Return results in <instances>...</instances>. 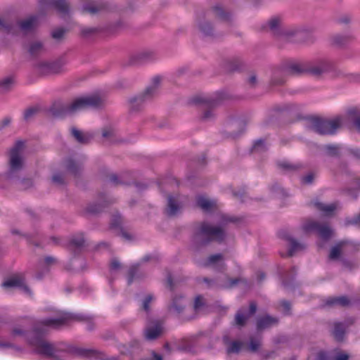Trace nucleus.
<instances>
[{
	"label": "nucleus",
	"instance_id": "nucleus-63",
	"mask_svg": "<svg viewBox=\"0 0 360 360\" xmlns=\"http://www.w3.org/2000/svg\"><path fill=\"white\" fill-rule=\"evenodd\" d=\"M314 174L313 173H309L302 178V181L304 184H310L314 181Z\"/></svg>",
	"mask_w": 360,
	"mask_h": 360
},
{
	"label": "nucleus",
	"instance_id": "nucleus-45",
	"mask_svg": "<svg viewBox=\"0 0 360 360\" xmlns=\"http://www.w3.org/2000/svg\"><path fill=\"white\" fill-rule=\"evenodd\" d=\"M349 114L352 117L354 125L360 132V111L352 109L349 111Z\"/></svg>",
	"mask_w": 360,
	"mask_h": 360
},
{
	"label": "nucleus",
	"instance_id": "nucleus-58",
	"mask_svg": "<svg viewBox=\"0 0 360 360\" xmlns=\"http://www.w3.org/2000/svg\"><path fill=\"white\" fill-rule=\"evenodd\" d=\"M232 193H233V196L236 199H238V200H240L241 202L244 201L243 198L245 196V191L243 188L240 189L238 191H233L232 192Z\"/></svg>",
	"mask_w": 360,
	"mask_h": 360
},
{
	"label": "nucleus",
	"instance_id": "nucleus-36",
	"mask_svg": "<svg viewBox=\"0 0 360 360\" xmlns=\"http://www.w3.org/2000/svg\"><path fill=\"white\" fill-rule=\"evenodd\" d=\"M347 243L346 241L342 240L333 246L330 250L329 258L333 260L338 259L341 255L343 248L346 245Z\"/></svg>",
	"mask_w": 360,
	"mask_h": 360
},
{
	"label": "nucleus",
	"instance_id": "nucleus-34",
	"mask_svg": "<svg viewBox=\"0 0 360 360\" xmlns=\"http://www.w3.org/2000/svg\"><path fill=\"white\" fill-rule=\"evenodd\" d=\"M15 83L13 77H6L0 80V94H5L11 90Z\"/></svg>",
	"mask_w": 360,
	"mask_h": 360
},
{
	"label": "nucleus",
	"instance_id": "nucleus-39",
	"mask_svg": "<svg viewBox=\"0 0 360 360\" xmlns=\"http://www.w3.org/2000/svg\"><path fill=\"white\" fill-rule=\"evenodd\" d=\"M328 305L347 306L349 304V300L346 296L332 297L327 300Z\"/></svg>",
	"mask_w": 360,
	"mask_h": 360
},
{
	"label": "nucleus",
	"instance_id": "nucleus-60",
	"mask_svg": "<svg viewBox=\"0 0 360 360\" xmlns=\"http://www.w3.org/2000/svg\"><path fill=\"white\" fill-rule=\"evenodd\" d=\"M109 181L110 183H112L114 186H117L123 184V181L119 179V177L115 174H112L108 176Z\"/></svg>",
	"mask_w": 360,
	"mask_h": 360
},
{
	"label": "nucleus",
	"instance_id": "nucleus-18",
	"mask_svg": "<svg viewBox=\"0 0 360 360\" xmlns=\"http://www.w3.org/2000/svg\"><path fill=\"white\" fill-rule=\"evenodd\" d=\"M167 199V203L165 212L169 217H174L181 212L183 207L182 202L180 200V195L179 194H169Z\"/></svg>",
	"mask_w": 360,
	"mask_h": 360
},
{
	"label": "nucleus",
	"instance_id": "nucleus-24",
	"mask_svg": "<svg viewBox=\"0 0 360 360\" xmlns=\"http://www.w3.org/2000/svg\"><path fill=\"white\" fill-rule=\"evenodd\" d=\"M162 326L160 322L148 326L144 330V336L147 340H154L162 333Z\"/></svg>",
	"mask_w": 360,
	"mask_h": 360
},
{
	"label": "nucleus",
	"instance_id": "nucleus-3",
	"mask_svg": "<svg viewBox=\"0 0 360 360\" xmlns=\"http://www.w3.org/2000/svg\"><path fill=\"white\" fill-rule=\"evenodd\" d=\"M46 319H44L34 323L33 333L35 337L29 339V342L34 347L38 353L47 356H56L59 352H66L68 347L63 343H51L41 337L48 331V328H51V326L41 324V322ZM52 328H54L52 327Z\"/></svg>",
	"mask_w": 360,
	"mask_h": 360
},
{
	"label": "nucleus",
	"instance_id": "nucleus-4",
	"mask_svg": "<svg viewBox=\"0 0 360 360\" xmlns=\"http://www.w3.org/2000/svg\"><path fill=\"white\" fill-rule=\"evenodd\" d=\"M161 80L162 78L160 76L154 77L151 84L143 92L131 97L129 99V110L131 112L141 110L144 103L151 100L158 94Z\"/></svg>",
	"mask_w": 360,
	"mask_h": 360
},
{
	"label": "nucleus",
	"instance_id": "nucleus-37",
	"mask_svg": "<svg viewBox=\"0 0 360 360\" xmlns=\"http://www.w3.org/2000/svg\"><path fill=\"white\" fill-rule=\"evenodd\" d=\"M66 169L71 174L76 176L81 172L82 167L81 165L77 163L73 160L69 159L66 162Z\"/></svg>",
	"mask_w": 360,
	"mask_h": 360
},
{
	"label": "nucleus",
	"instance_id": "nucleus-31",
	"mask_svg": "<svg viewBox=\"0 0 360 360\" xmlns=\"http://www.w3.org/2000/svg\"><path fill=\"white\" fill-rule=\"evenodd\" d=\"M18 24L22 31L25 32L32 31L37 25V17H29L24 20L20 21Z\"/></svg>",
	"mask_w": 360,
	"mask_h": 360
},
{
	"label": "nucleus",
	"instance_id": "nucleus-25",
	"mask_svg": "<svg viewBox=\"0 0 360 360\" xmlns=\"http://www.w3.org/2000/svg\"><path fill=\"white\" fill-rule=\"evenodd\" d=\"M211 11L216 18L224 22L231 23L233 20L232 13L225 10L219 4L212 6Z\"/></svg>",
	"mask_w": 360,
	"mask_h": 360
},
{
	"label": "nucleus",
	"instance_id": "nucleus-44",
	"mask_svg": "<svg viewBox=\"0 0 360 360\" xmlns=\"http://www.w3.org/2000/svg\"><path fill=\"white\" fill-rule=\"evenodd\" d=\"M351 39V37L337 34L333 37L332 41L333 43L336 45L342 46L347 43Z\"/></svg>",
	"mask_w": 360,
	"mask_h": 360
},
{
	"label": "nucleus",
	"instance_id": "nucleus-28",
	"mask_svg": "<svg viewBox=\"0 0 360 360\" xmlns=\"http://www.w3.org/2000/svg\"><path fill=\"white\" fill-rule=\"evenodd\" d=\"M197 27L203 36L211 37L214 36V27L209 20L198 19L197 20Z\"/></svg>",
	"mask_w": 360,
	"mask_h": 360
},
{
	"label": "nucleus",
	"instance_id": "nucleus-26",
	"mask_svg": "<svg viewBox=\"0 0 360 360\" xmlns=\"http://www.w3.org/2000/svg\"><path fill=\"white\" fill-rule=\"evenodd\" d=\"M267 27L269 30L278 38L284 28L282 18L280 16L271 18L267 22Z\"/></svg>",
	"mask_w": 360,
	"mask_h": 360
},
{
	"label": "nucleus",
	"instance_id": "nucleus-6",
	"mask_svg": "<svg viewBox=\"0 0 360 360\" xmlns=\"http://www.w3.org/2000/svg\"><path fill=\"white\" fill-rule=\"evenodd\" d=\"M341 124L342 118L340 117L332 120L313 117L309 120L307 127L309 130L319 134L328 135L335 134Z\"/></svg>",
	"mask_w": 360,
	"mask_h": 360
},
{
	"label": "nucleus",
	"instance_id": "nucleus-2",
	"mask_svg": "<svg viewBox=\"0 0 360 360\" xmlns=\"http://www.w3.org/2000/svg\"><path fill=\"white\" fill-rule=\"evenodd\" d=\"M105 104V99L98 94H91L75 99L71 103H55L49 109L53 117H63L86 108H98Z\"/></svg>",
	"mask_w": 360,
	"mask_h": 360
},
{
	"label": "nucleus",
	"instance_id": "nucleus-19",
	"mask_svg": "<svg viewBox=\"0 0 360 360\" xmlns=\"http://www.w3.org/2000/svg\"><path fill=\"white\" fill-rule=\"evenodd\" d=\"M279 236L281 238L285 239L289 242L290 248L288 250V255L290 257L293 256L296 252L302 251L306 248L305 244L300 243L295 238H292L285 231H280Z\"/></svg>",
	"mask_w": 360,
	"mask_h": 360
},
{
	"label": "nucleus",
	"instance_id": "nucleus-14",
	"mask_svg": "<svg viewBox=\"0 0 360 360\" xmlns=\"http://www.w3.org/2000/svg\"><path fill=\"white\" fill-rule=\"evenodd\" d=\"M186 304L187 301L184 296L175 295L167 306L168 311L172 315L180 316L184 312Z\"/></svg>",
	"mask_w": 360,
	"mask_h": 360
},
{
	"label": "nucleus",
	"instance_id": "nucleus-22",
	"mask_svg": "<svg viewBox=\"0 0 360 360\" xmlns=\"http://www.w3.org/2000/svg\"><path fill=\"white\" fill-rule=\"evenodd\" d=\"M256 311L257 304L255 302H251L250 304L249 315L245 314L241 310H238L235 315V324L239 327L245 326L249 316L255 314Z\"/></svg>",
	"mask_w": 360,
	"mask_h": 360
},
{
	"label": "nucleus",
	"instance_id": "nucleus-51",
	"mask_svg": "<svg viewBox=\"0 0 360 360\" xmlns=\"http://www.w3.org/2000/svg\"><path fill=\"white\" fill-rule=\"evenodd\" d=\"M204 305L205 302L203 300V297L201 295L197 296L193 304V309L195 311L198 312Z\"/></svg>",
	"mask_w": 360,
	"mask_h": 360
},
{
	"label": "nucleus",
	"instance_id": "nucleus-12",
	"mask_svg": "<svg viewBox=\"0 0 360 360\" xmlns=\"http://www.w3.org/2000/svg\"><path fill=\"white\" fill-rule=\"evenodd\" d=\"M352 319H348L342 322L334 321L330 324V333L334 340L338 342L345 340L348 328L353 324Z\"/></svg>",
	"mask_w": 360,
	"mask_h": 360
},
{
	"label": "nucleus",
	"instance_id": "nucleus-13",
	"mask_svg": "<svg viewBox=\"0 0 360 360\" xmlns=\"http://www.w3.org/2000/svg\"><path fill=\"white\" fill-rule=\"evenodd\" d=\"M65 64V63L60 59L52 62L39 61L36 63L35 68L42 75L57 74L63 70Z\"/></svg>",
	"mask_w": 360,
	"mask_h": 360
},
{
	"label": "nucleus",
	"instance_id": "nucleus-15",
	"mask_svg": "<svg viewBox=\"0 0 360 360\" xmlns=\"http://www.w3.org/2000/svg\"><path fill=\"white\" fill-rule=\"evenodd\" d=\"M156 53L152 49L142 50L134 55L129 59V65H136L142 64L156 58Z\"/></svg>",
	"mask_w": 360,
	"mask_h": 360
},
{
	"label": "nucleus",
	"instance_id": "nucleus-16",
	"mask_svg": "<svg viewBox=\"0 0 360 360\" xmlns=\"http://www.w3.org/2000/svg\"><path fill=\"white\" fill-rule=\"evenodd\" d=\"M108 4L103 1L86 0L82 5V10L84 12L94 15L108 11Z\"/></svg>",
	"mask_w": 360,
	"mask_h": 360
},
{
	"label": "nucleus",
	"instance_id": "nucleus-7",
	"mask_svg": "<svg viewBox=\"0 0 360 360\" xmlns=\"http://www.w3.org/2000/svg\"><path fill=\"white\" fill-rule=\"evenodd\" d=\"M221 98L220 96H200L195 99L200 105V120L210 122L217 117L216 108L219 105Z\"/></svg>",
	"mask_w": 360,
	"mask_h": 360
},
{
	"label": "nucleus",
	"instance_id": "nucleus-38",
	"mask_svg": "<svg viewBox=\"0 0 360 360\" xmlns=\"http://www.w3.org/2000/svg\"><path fill=\"white\" fill-rule=\"evenodd\" d=\"M277 165L284 172H293L301 168L300 165H293L287 161L278 162Z\"/></svg>",
	"mask_w": 360,
	"mask_h": 360
},
{
	"label": "nucleus",
	"instance_id": "nucleus-64",
	"mask_svg": "<svg viewBox=\"0 0 360 360\" xmlns=\"http://www.w3.org/2000/svg\"><path fill=\"white\" fill-rule=\"evenodd\" d=\"M349 356L344 352H339L336 354L333 360H349Z\"/></svg>",
	"mask_w": 360,
	"mask_h": 360
},
{
	"label": "nucleus",
	"instance_id": "nucleus-54",
	"mask_svg": "<svg viewBox=\"0 0 360 360\" xmlns=\"http://www.w3.org/2000/svg\"><path fill=\"white\" fill-rule=\"evenodd\" d=\"M260 346V341L255 338H250L249 349L251 352H257Z\"/></svg>",
	"mask_w": 360,
	"mask_h": 360
},
{
	"label": "nucleus",
	"instance_id": "nucleus-11",
	"mask_svg": "<svg viewBox=\"0 0 360 360\" xmlns=\"http://www.w3.org/2000/svg\"><path fill=\"white\" fill-rule=\"evenodd\" d=\"M306 232H316L323 239H328L332 235V229L328 223H321L312 219L307 220L302 225Z\"/></svg>",
	"mask_w": 360,
	"mask_h": 360
},
{
	"label": "nucleus",
	"instance_id": "nucleus-21",
	"mask_svg": "<svg viewBox=\"0 0 360 360\" xmlns=\"http://www.w3.org/2000/svg\"><path fill=\"white\" fill-rule=\"evenodd\" d=\"M284 72L291 75L307 73L306 60L287 63L284 68Z\"/></svg>",
	"mask_w": 360,
	"mask_h": 360
},
{
	"label": "nucleus",
	"instance_id": "nucleus-29",
	"mask_svg": "<svg viewBox=\"0 0 360 360\" xmlns=\"http://www.w3.org/2000/svg\"><path fill=\"white\" fill-rule=\"evenodd\" d=\"M85 239L82 234L73 236L69 243L70 250L77 252L81 250L85 246Z\"/></svg>",
	"mask_w": 360,
	"mask_h": 360
},
{
	"label": "nucleus",
	"instance_id": "nucleus-61",
	"mask_svg": "<svg viewBox=\"0 0 360 360\" xmlns=\"http://www.w3.org/2000/svg\"><path fill=\"white\" fill-rule=\"evenodd\" d=\"M32 186V181L30 179H23L19 182L18 187L20 189H27Z\"/></svg>",
	"mask_w": 360,
	"mask_h": 360
},
{
	"label": "nucleus",
	"instance_id": "nucleus-41",
	"mask_svg": "<svg viewBox=\"0 0 360 360\" xmlns=\"http://www.w3.org/2000/svg\"><path fill=\"white\" fill-rule=\"evenodd\" d=\"M139 264H134L129 268V269L128 271V275H127V279H128L129 284H131L135 278L139 277Z\"/></svg>",
	"mask_w": 360,
	"mask_h": 360
},
{
	"label": "nucleus",
	"instance_id": "nucleus-9",
	"mask_svg": "<svg viewBox=\"0 0 360 360\" xmlns=\"http://www.w3.org/2000/svg\"><path fill=\"white\" fill-rule=\"evenodd\" d=\"M312 30L305 27H284L279 39L293 43H302L309 40Z\"/></svg>",
	"mask_w": 360,
	"mask_h": 360
},
{
	"label": "nucleus",
	"instance_id": "nucleus-56",
	"mask_svg": "<svg viewBox=\"0 0 360 360\" xmlns=\"http://www.w3.org/2000/svg\"><path fill=\"white\" fill-rule=\"evenodd\" d=\"M281 306L283 307V313L285 315H290L291 311V304L286 300L281 302Z\"/></svg>",
	"mask_w": 360,
	"mask_h": 360
},
{
	"label": "nucleus",
	"instance_id": "nucleus-40",
	"mask_svg": "<svg viewBox=\"0 0 360 360\" xmlns=\"http://www.w3.org/2000/svg\"><path fill=\"white\" fill-rule=\"evenodd\" d=\"M242 65V61L238 58H233L226 61V68L229 71L238 70Z\"/></svg>",
	"mask_w": 360,
	"mask_h": 360
},
{
	"label": "nucleus",
	"instance_id": "nucleus-62",
	"mask_svg": "<svg viewBox=\"0 0 360 360\" xmlns=\"http://www.w3.org/2000/svg\"><path fill=\"white\" fill-rule=\"evenodd\" d=\"M316 360H333L326 352L321 351L316 355Z\"/></svg>",
	"mask_w": 360,
	"mask_h": 360
},
{
	"label": "nucleus",
	"instance_id": "nucleus-8",
	"mask_svg": "<svg viewBox=\"0 0 360 360\" xmlns=\"http://www.w3.org/2000/svg\"><path fill=\"white\" fill-rule=\"evenodd\" d=\"M70 321L86 322L88 330H91L94 329V324L91 317L83 314H73L70 313L64 314L58 318H49V319L41 322V324L49 326L56 329L68 324Z\"/></svg>",
	"mask_w": 360,
	"mask_h": 360
},
{
	"label": "nucleus",
	"instance_id": "nucleus-27",
	"mask_svg": "<svg viewBox=\"0 0 360 360\" xmlns=\"http://www.w3.org/2000/svg\"><path fill=\"white\" fill-rule=\"evenodd\" d=\"M2 286L5 288L18 287L28 295H31L30 288L25 285L23 279L20 276H14L8 279L2 283Z\"/></svg>",
	"mask_w": 360,
	"mask_h": 360
},
{
	"label": "nucleus",
	"instance_id": "nucleus-42",
	"mask_svg": "<svg viewBox=\"0 0 360 360\" xmlns=\"http://www.w3.org/2000/svg\"><path fill=\"white\" fill-rule=\"evenodd\" d=\"M243 343L240 341H233L229 344L226 349L227 354L238 353L242 347Z\"/></svg>",
	"mask_w": 360,
	"mask_h": 360
},
{
	"label": "nucleus",
	"instance_id": "nucleus-48",
	"mask_svg": "<svg viewBox=\"0 0 360 360\" xmlns=\"http://www.w3.org/2000/svg\"><path fill=\"white\" fill-rule=\"evenodd\" d=\"M266 150V146L264 143V141L262 139H259L256 141L252 146V151L254 152H263Z\"/></svg>",
	"mask_w": 360,
	"mask_h": 360
},
{
	"label": "nucleus",
	"instance_id": "nucleus-33",
	"mask_svg": "<svg viewBox=\"0 0 360 360\" xmlns=\"http://www.w3.org/2000/svg\"><path fill=\"white\" fill-rule=\"evenodd\" d=\"M314 205L326 216L331 215L337 208L335 203L324 204L321 202H314Z\"/></svg>",
	"mask_w": 360,
	"mask_h": 360
},
{
	"label": "nucleus",
	"instance_id": "nucleus-47",
	"mask_svg": "<svg viewBox=\"0 0 360 360\" xmlns=\"http://www.w3.org/2000/svg\"><path fill=\"white\" fill-rule=\"evenodd\" d=\"M43 51V45L40 42H34L30 45L29 51L31 55L36 56Z\"/></svg>",
	"mask_w": 360,
	"mask_h": 360
},
{
	"label": "nucleus",
	"instance_id": "nucleus-20",
	"mask_svg": "<svg viewBox=\"0 0 360 360\" xmlns=\"http://www.w3.org/2000/svg\"><path fill=\"white\" fill-rule=\"evenodd\" d=\"M278 322L279 319L277 317L266 314L257 319L256 328L258 331H262L277 326Z\"/></svg>",
	"mask_w": 360,
	"mask_h": 360
},
{
	"label": "nucleus",
	"instance_id": "nucleus-30",
	"mask_svg": "<svg viewBox=\"0 0 360 360\" xmlns=\"http://www.w3.org/2000/svg\"><path fill=\"white\" fill-rule=\"evenodd\" d=\"M122 222V219L121 216L120 214L115 215L111 220L110 228L111 229H117V228L120 229V236L125 240H131V236H130V234L127 233L126 231H124L121 228Z\"/></svg>",
	"mask_w": 360,
	"mask_h": 360
},
{
	"label": "nucleus",
	"instance_id": "nucleus-55",
	"mask_svg": "<svg viewBox=\"0 0 360 360\" xmlns=\"http://www.w3.org/2000/svg\"><path fill=\"white\" fill-rule=\"evenodd\" d=\"M345 224V226L356 225L360 226V213L352 219H347Z\"/></svg>",
	"mask_w": 360,
	"mask_h": 360
},
{
	"label": "nucleus",
	"instance_id": "nucleus-57",
	"mask_svg": "<svg viewBox=\"0 0 360 360\" xmlns=\"http://www.w3.org/2000/svg\"><path fill=\"white\" fill-rule=\"evenodd\" d=\"M75 352L80 356H89L94 354L95 351L83 348H77L75 349Z\"/></svg>",
	"mask_w": 360,
	"mask_h": 360
},
{
	"label": "nucleus",
	"instance_id": "nucleus-49",
	"mask_svg": "<svg viewBox=\"0 0 360 360\" xmlns=\"http://www.w3.org/2000/svg\"><path fill=\"white\" fill-rule=\"evenodd\" d=\"M326 153L330 156H338L340 154V147L335 145H327L325 146Z\"/></svg>",
	"mask_w": 360,
	"mask_h": 360
},
{
	"label": "nucleus",
	"instance_id": "nucleus-43",
	"mask_svg": "<svg viewBox=\"0 0 360 360\" xmlns=\"http://www.w3.org/2000/svg\"><path fill=\"white\" fill-rule=\"evenodd\" d=\"M104 205L97 203H91L86 207V212L89 214H96L101 212L104 207Z\"/></svg>",
	"mask_w": 360,
	"mask_h": 360
},
{
	"label": "nucleus",
	"instance_id": "nucleus-23",
	"mask_svg": "<svg viewBox=\"0 0 360 360\" xmlns=\"http://www.w3.org/2000/svg\"><path fill=\"white\" fill-rule=\"evenodd\" d=\"M224 257L222 254L218 253L212 255L205 261L203 266L205 267L214 266L219 271L225 269V264L224 262Z\"/></svg>",
	"mask_w": 360,
	"mask_h": 360
},
{
	"label": "nucleus",
	"instance_id": "nucleus-52",
	"mask_svg": "<svg viewBox=\"0 0 360 360\" xmlns=\"http://www.w3.org/2000/svg\"><path fill=\"white\" fill-rule=\"evenodd\" d=\"M98 32V29L96 27H83L81 30V34L85 37H88L92 34H96Z\"/></svg>",
	"mask_w": 360,
	"mask_h": 360
},
{
	"label": "nucleus",
	"instance_id": "nucleus-10",
	"mask_svg": "<svg viewBox=\"0 0 360 360\" xmlns=\"http://www.w3.org/2000/svg\"><path fill=\"white\" fill-rule=\"evenodd\" d=\"M307 73L313 76L319 77L321 75L333 70V64L325 58H318L312 60H306Z\"/></svg>",
	"mask_w": 360,
	"mask_h": 360
},
{
	"label": "nucleus",
	"instance_id": "nucleus-53",
	"mask_svg": "<svg viewBox=\"0 0 360 360\" xmlns=\"http://www.w3.org/2000/svg\"><path fill=\"white\" fill-rule=\"evenodd\" d=\"M154 297L151 295H148L143 301L142 309L145 311L148 312L150 310L149 304L153 300Z\"/></svg>",
	"mask_w": 360,
	"mask_h": 360
},
{
	"label": "nucleus",
	"instance_id": "nucleus-17",
	"mask_svg": "<svg viewBox=\"0 0 360 360\" xmlns=\"http://www.w3.org/2000/svg\"><path fill=\"white\" fill-rule=\"evenodd\" d=\"M40 4L44 7L54 8L63 16L70 13V4L66 0H41Z\"/></svg>",
	"mask_w": 360,
	"mask_h": 360
},
{
	"label": "nucleus",
	"instance_id": "nucleus-50",
	"mask_svg": "<svg viewBox=\"0 0 360 360\" xmlns=\"http://www.w3.org/2000/svg\"><path fill=\"white\" fill-rule=\"evenodd\" d=\"M67 30L64 28L58 27L53 30L51 32V37L56 40H60L63 38Z\"/></svg>",
	"mask_w": 360,
	"mask_h": 360
},
{
	"label": "nucleus",
	"instance_id": "nucleus-1",
	"mask_svg": "<svg viewBox=\"0 0 360 360\" xmlns=\"http://www.w3.org/2000/svg\"><path fill=\"white\" fill-rule=\"evenodd\" d=\"M236 221L234 218L223 217L220 225H214L208 221L196 224L192 238L191 247L195 251H198L212 242L221 243L226 238L223 225L227 222Z\"/></svg>",
	"mask_w": 360,
	"mask_h": 360
},
{
	"label": "nucleus",
	"instance_id": "nucleus-5",
	"mask_svg": "<svg viewBox=\"0 0 360 360\" xmlns=\"http://www.w3.org/2000/svg\"><path fill=\"white\" fill-rule=\"evenodd\" d=\"M25 148V142L18 141L11 148L9 153L8 169L5 174L6 178H14L24 167V158L22 156Z\"/></svg>",
	"mask_w": 360,
	"mask_h": 360
},
{
	"label": "nucleus",
	"instance_id": "nucleus-32",
	"mask_svg": "<svg viewBox=\"0 0 360 360\" xmlns=\"http://www.w3.org/2000/svg\"><path fill=\"white\" fill-rule=\"evenodd\" d=\"M71 131L72 136L80 143L86 144L92 139V136L90 134L83 133L75 128H72Z\"/></svg>",
	"mask_w": 360,
	"mask_h": 360
},
{
	"label": "nucleus",
	"instance_id": "nucleus-59",
	"mask_svg": "<svg viewBox=\"0 0 360 360\" xmlns=\"http://www.w3.org/2000/svg\"><path fill=\"white\" fill-rule=\"evenodd\" d=\"M52 181L54 184L62 185L65 183L64 177L61 174L57 173L52 176Z\"/></svg>",
	"mask_w": 360,
	"mask_h": 360
},
{
	"label": "nucleus",
	"instance_id": "nucleus-35",
	"mask_svg": "<svg viewBox=\"0 0 360 360\" xmlns=\"http://www.w3.org/2000/svg\"><path fill=\"white\" fill-rule=\"evenodd\" d=\"M197 205L205 211L211 210L214 206V202L204 196L196 197Z\"/></svg>",
	"mask_w": 360,
	"mask_h": 360
},
{
	"label": "nucleus",
	"instance_id": "nucleus-46",
	"mask_svg": "<svg viewBox=\"0 0 360 360\" xmlns=\"http://www.w3.org/2000/svg\"><path fill=\"white\" fill-rule=\"evenodd\" d=\"M38 108L32 107L26 109L23 114V119L25 121L28 122L31 120L37 113Z\"/></svg>",
	"mask_w": 360,
	"mask_h": 360
}]
</instances>
